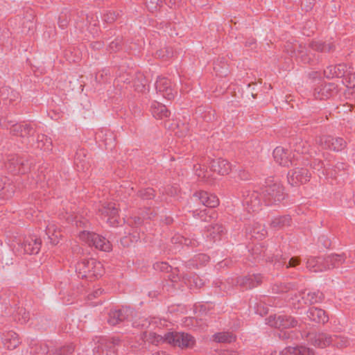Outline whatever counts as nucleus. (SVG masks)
Here are the masks:
<instances>
[{"mask_svg": "<svg viewBox=\"0 0 355 355\" xmlns=\"http://www.w3.org/2000/svg\"><path fill=\"white\" fill-rule=\"evenodd\" d=\"M166 343L182 349H192L196 345V339L185 332L172 331L166 334Z\"/></svg>", "mask_w": 355, "mask_h": 355, "instance_id": "obj_5", "label": "nucleus"}, {"mask_svg": "<svg viewBox=\"0 0 355 355\" xmlns=\"http://www.w3.org/2000/svg\"><path fill=\"white\" fill-rule=\"evenodd\" d=\"M130 314L131 309L128 307H123L119 310H112L108 314L107 322L110 325H116L126 320Z\"/></svg>", "mask_w": 355, "mask_h": 355, "instance_id": "obj_17", "label": "nucleus"}, {"mask_svg": "<svg viewBox=\"0 0 355 355\" xmlns=\"http://www.w3.org/2000/svg\"><path fill=\"white\" fill-rule=\"evenodd\" d=\"M323 261L324 262V267L326 270L334 268L332 254L323 257Z\"/></svg>", "mask_w": 355, "mask_h": 355, "instance_id": "obj_47", "label": "nucleus"}, {"mask_svg": "<svg viewBox=\"0 0 355 355\" xmlns=\"http://www.w3.org/2000/svg\"><path fill=\"white\" fill-rule=\"evenodd\" d=\"M306 315L311 321L315 323L325 324L329 320V316L326 313L325 311L320 308H310L308 310Z\"/></svg>", "mask_w": 355, "mask_h": 355, "instance_id": "obj_19", "label": "nucleus"}, {"mask_svg": "<svg viewBox=\"0 0 355 355\" xmlns=\"http://www.w3.org/2000/svg\"><path fill=\"white\" fill-rule=\"evenodd\" d=\"M182 278L185 281V282H188L190 284V285L191 286V280L190 277H189L187 276V275H184L182 276Z\"/></svg>", "mask_w": 355, "mask_h": 355, "instance_id": "obj_59", "label": "nucleus"}, {"mask_svg": "<svg viewBox=\"0 0 355 355\" xmlns=\"http://www.w3.org/2000/svg\"><path fill=\"white\" fill-rule=\"evenodd\" d=\"M334 338L333 343L331 345H333L338 348H342L346 347L349 345V340L346 337L341 336H332Z\"/></svg>", "mask_w": 355, "mask_h": 355, "instance_id": "obj_37", "label": "nucleus"}, {"mask_svg": "<svg viewBox=\"0 0 355 355\" xmlns=\"http://www.w3.org/2000/svg\"><path fill=\"white\" fill-rule=\"evenodd\" d=\"M23 248L26 254H37L40 249V243L37 240L31 239L24 243Z\"/></svg>", "mask_w": 355, "mask_h": 355, "instance_id": "obj_29", "label": "nucleus"}, {"mask_svg": "<svg viewBox=\"0 0 355 355\" xmlns=\"http://www.w3.org/2000/svg\"><path fill=\"white\" fill-rule=\"evenodd\" d=\"M200 203L206 207L214 208L219 205V200L216 196L209 193L206 191H200L196 192L191 198L189 202V208L192 209L193 215L200 208H197L194 204Z\"/></svg>", "mask_w": 355, "mask_h": 355, "instance_id": "obj_6", "label": "nucleus"}, {"mask_svg": "<svg viewBox=\"0 0 355 355\" xmlns=\"http://www.w3.org/2000/svg\"><path fill=\"white\" fill-rule=\"evenodd\" d=\"M10 336V343L6 344L7 345V347L8 349H15L19 345V340L17 336L15 334H11Z\"/></svg>", "mask_w": 355, "mask_h": 355, "instance_id": "obj_46", "label": "nucleus"}, {"mask_svg": "<svg viewBox=\"0 0 355 355\" xmlns=\"http://www.w3.org/2000/svg\"><path fill=\"white\" fill-rule=\"evenodd\" d=\"M165 337H166V334L164 336L153 334L151 336L152 343H155V344H158L159 343H166V340L165 339Z\"/></svg>", "mask_w": 355, "mask_h": 355, "instance_id": "obj_48", "label": "nucleus"}, {"mask_svg": "<svg viewBox=\"0 0 355 355\" xmlns=\"http://www.w3.org/2000/svg\"><path fill=\"white\" fill-rule=\"evenodd\" d=\"M279 337L282 339H288L290 338V334L286 332H281L279 334Z\"/></svg>", "mask_w": 355, "mask_h": 355, "instance_id": "obj_55", "label": "nucleus"}, {"mask_svg": "<svg viewBox=\"0 0 355 355\" xmlns=\"http://www.w3.org/2000/svg\"><path fill=\"white\" fill-rule=\"evenodd\" d=\"M300 296L303 304L306 305L320 302L324 298L323 294L320 291L306 292L304 291L300 293Z\"/></svg>", "mask_w": 355, "mask_h": 355, "instance_id": "obj_21", "label": "nucleus"}, {"mask_svg": "<svg viewBox=\"0 0 355 355\" xmlns=\"http://www.w3.org/2000/svg\"><path fill=\"white\" fill-rule=\"evenodd\" d=\"M155 85L157 92L162 94L164 98L168 100L174 98L175 93L170 80L165 77H158Z\"/></svg>", "mask_w": 355, "mask_h": 355, "instance_id": "obj_13", "label": "nucleus"}, {"mask_svg": "<svg viewBox=\"0 0 355 355\" xmlns=\"http://www.w3.org/2000/svg\"><path fill=\"white\" fill-rule=\"evenodd\" d=\"M280 355H315L313 349L304 346L288 347L284 349Z\"/></svg>", "mask_w": 355, "mask_h": 355, "instance_id": "obj_22", "label": "nucleus"}, {"mask_svg": "<svg viewBox=\"0 0 355 355\" xmlns=\"http://www.w3.org/2000/svg\"><path fill=\"white\" fill-rule=\"evenodd\" d=\"M236 284L244 289H252L260 285L262 282V277L260 274L249 275L245 277H236Z\"/></svg>", "mask_w": 355, "mask_h": 355, "instance_id": "obj_15", "label": "nucleus"}, {"mask_svg": "<svg viewBox=\"0 0 355 355\" xmlns=\"http://www.w3.org/2000/svg\"><path fill=\"white\" fill-rule=\"evenodd\" d=\"M333 258V268L338 267L343 263L346 259V257L344 254H332Z\"/></svg>", "mask_w": 355, "mask_h": 355, "instance_id": "obj_40", "label": "nucleus"}, {"mask_svg": "<svg viewBox=\"0 0 355 355\" xmlns=\"http://www.w3.org/2000/svg\"><path fill=\"white\" fill-rule=\"evenodd\" d=\"M207 231L209 232V236L215 242L220 239V236L224 233L225 228L222 225L216 223L209 227Z\"/></svg>", "mask_w": 355, "mask_h": 355, "instance_id": "obj_31", "label": "nucleus"}, {"mask_svg": "<svg viewBox=\"0 0 355 355\" xmlns=\"http://www.w3.org/2000/svg\"><path fill=\"white\" fill-rule=\"evenodd\" d=\"M242 203L248 212H254L261 209L263 199L257 191L245 189L242 191Z\"/></svg>", "mask_w": 355, "mask_h": 355, "instance_id": "obj_8", "label": "nucleus"}, {"mask_svg": "<svg viewBox=\"0 0 355 355\" xmlns=\"http://www.w3.org/2000/svg\"><path fill=\"white\" fill-rule=\"evenodd\" d=\"M210 167L213 171L221 175H227L231 171L230 163L223 158L212 160L210 164Z\"/></svg>", "mask_w": 355, "mask_h": 355, "instance_id": "obj_20", "label": "nucleus"}, {"mask_svg": "<svg viewBox=\"0 0 355 355\" xmlns=\"http://www.w3.org/2000/svg\"><path fill=\"white\" fill-rule=\"evenodd\" d=\"M317 142L322 148L336 152L341 151L347 146V142L343 138L334 137L330 135L320 137Z\"/></svg>", "mask_w": 355, "mask_h": 355, "instance_id": "obj_11", "label": "nucleus"}, {"mask_svg": "<svg viewBox=\"0 0 355 355\" xmlns=\"http://www.w3.org/2000/svg\"><path fill=\"white\" fill-rule=\"evenodd\" d=\"M121 243L123 245H128V243H126L125 242V239H123L121 240Z\"/></svg>", "mask_w": 355, "mask_h": 355, "instance_id": "obj_63", "label": "nucleus"}, {"mask_svg": "<svg viewBox=\"0 0 355 355\" xmlns=\"http://www.w3.org/2000/svg\"><path fill=\"white\" fill-rule=\"evenodd\" d=\"M46 235L49 243L53 245L59 243L61 234L58 230L56 225L53 223H49L46 226Z\"/></svg>", "mask_w": 355, "mask_h": 355, "instance_id": "obj_28", "label": "nucleus"}, {"mask_svg": "<svg viewBox=\"0 0 355 355\" xmlns=\"http://www.w3.org/2000/svg\"><path fill=\"white\" fill-rule=\"evenodd\" d=\"M266 320L268 325L279 329L293 328L297 324V321L293 316L287 315H270Z\"/></svg>", "mask_w": 355, "mask_h": 355, "instance_id": "obj_10", "label": "nucleus"}, {"mask_svg": "<svg viewBox=\"0 0 355 355\" xmlns=\"http://www.w3.org/2000/svg\"><path fill=\"white\" fill-rule=\"evenodd\" d=\"M309 146L306 141L301 139H296L295 142L293 144V150L297 153L295 157L297 156L300 158V155L306 154L309 151Z\"/></svg>", "mask_w": 355, "mask_h": 355, "instance_id": "obj_32", "label": "nucleus"}, {"mask_svg": "<svg viewBox=\"0 0 355 355\" xmlns=\"http://www.w3.org/2000/svg\"><path fill=\"white\" fill-rule=\"evenodd\" d=\"M253 254L256 255L255 259H261L265 257V250H261V247L255 246L252 249Z\"/></svg>", "mask_w": 355, "mask_h": 355, "instance_id": "obj_49", "label": "nucleus"}, {"mask_svg": "<svg viewBox=\"0 0 355 355\" xmlns=\"http://www.w3.org/2000/svg\"><path fill=\"white\" fill-rule=\"evenodd\" d=\"M336 85L333 83H322L315 88L313 95L316 99H327L336 94Z\"/></svg>", "mask_w": 355, "mask_h": 355, "instance_id": "obj_14", "label": "nucleus"}, {"mask_svg": "<svg viewBox=\"0 0 355 355\" xmlns=\"http://www.w3.org/2000/svg\"><path fill=\"white\" fill-rule=\"evenodd\" d=\"M76 272L82 277L98 278L101 277L105 269L103 264L95 259H83L76 266Z\"/></svg>", "mask_w": 355, "mask_h": 355, "instance_id": "obj_2", "label": "nucleus"}, {"mask_svg": "<svg viewBox=\"0 0 355 355\" xmlns=\"http://www.w3.org/2000/svg\"><path fill=\"white\" fill-rule=\"evenodd\" d=\"M348 167L347 163L338 162L335 165L329 164L321 171L322 175H327L335 177L339 172L345 171Z\"/></svg>", "mask_w": 355, "mask_h": 355, "instance_id": "obj_27", "label": "nucleus"}, {"mask_svg": "<svg viewBox=\"0 0 355 355\" xmlns=\"http://www.w3.org/2000/svg\"><path fill=\"white\" fill-rule=\"evenodd\" d=\"M300 263V259L297 257H294L290 259L288 265H286V268L289 267H295Z\"/></svg>", "mask_w": 355, "mask_h": 355, "instance_id": "obj_51", "label": "nucleus"}, {"mask_svg": "<svg viewBox=\"0 0 355 355\" xmlns=\"http://www.w3.org/2000/svg\"><path fill=\"white\" fill-rule=\"evenodd\" d=\"M168 194H170L171 196L175 195L177 193V189H174V192L172 191V189H170V191H167Z\"/></svg>", "mask_w": 355, "mask_h": 355, "instance_id": "obj_61", "label": "nucleus"}, {"mask_svg": "<svg viewBox=\"0 0 355 355\" xmlns=\"http://www.w3.org/2000/svg\"><path fill=\"white\" fill-rule=\"evenodd\" d=\"M292 153L282 146H277L273 150V157L277 163L283 166H288L289 164H293L295 161L299 160V157L295 155L291 156Z\"/></svg>", "mask_w": 355, "mask_h": 355, "instance_id": "obj_12", "label": "nucleus"}, {"mask_svg": "<svg viewBox=\"0 0 355 355\" xmlns=\"http://www.w3.org/2000/svg\"><path fill=\"white\" fill-rule=\"evenodd\" d=\"M311 174L306 167L297 166L288 173V182L293 187H297L310 180Z\"/></svg>", "mask_w": 355, "mask_h": 355, "instance_id": "obj_9", "label": "nucleus"}, {"mask_svg": "<svg viewBox=\"0 0 355 355\" xmlns=\"http://www.w3.org/2000/svg\"><path fill=\"white\" fill-rule=\"evenodd\" d=\"M198 259L199 261H200L202 263L207 262L209 259V257L205 254H200L198 255Z\"/></svg>", "mask_w": 355, "mask_h": 355, "instance_id": "obj_54", "label": "nucleus"}, {"mask_svg": "<svg viewBox=\"0 0 355 355\" xmlns=\"http://www.w3.org/2000/svg\"><path fill=\"white\" fill-rule=\"evenodd\" d=\"M300 44L286 42L285 45V51L289 53L291 56L296 55L297 49H299Z\"/></svg>", "mask_w": 355, "mask_h": 355, "instance_id": "obj_38", "label": "nucleus"}, {"mask_svg": "<svg viewBox=\"0 0 355 355\" xmlns=\"http://www.w3.org/2000/svg\"><path fill=\"white\" fill-rule=\"evenodd\" d=\"M192 282L193 283L194 286L197 288H200L205 284L204 281L197 275H194L193 276Z\"/></svg>", "mask_w": 355, "mask_h": 355, "instance_id": "obj_50", "label": "nucleus"}, {"mask_svg": "<svg viewBox=\"0 0 355 355\" xmlns=\"http://www.w3.org/2000/svg\"><path fill=\"white\" fill-rule=\"evenodd\" d=\"M261 196L266 205H277L284 200V187L277 181L268 180L261 189Z\"/></svg>", "mask_w": 355, "mask_h": 355, "instance_id": "obj_1", "label": "nucleus"}, {"mask_svg": "<svg viewBox=\"0 0 355 355\" xmlns=\"http://www.w3.org/2000/svg\"><path fill=\"white\" fill-rule=\"evenodd\" d=\"M250 234L252 237L261 240L265 237L267 232L261 224L255 223L252 227V230H250Z\"/></svg>", "mask_w": 355, "mask_h": 355, "instance_id": "obj_34", "label": "nucleus"}, {"mask_svg": "<svg viewBox=\"0 0 355 355\" xmlns=\"http://www.w3.org/2000/svg\"><path fill=\"white\" fill-rule=\"evenodd\" d=\"M98 355H114V350L112 345L102 342L97 347Z\"/></svg>", "mask_w": 355, "mask_h": 355, "instance_id": "obj_35", "label": "nucleus"}, {"mask_svg": "<svg viewBox=\"0 0 355 355\" xmlns=\"http://www.w3.org/2000/svg\"><path fill=\"white\" fill-rule=\"evenodd\" d=\"M152 355H170V354H167L165 352H155L154 354H153Z\"/></svg>", "mask_w": 355, "mask_h": 355, "instance_id": "obj_60", "label": "nucleus"}, {"mask_svg": "<svg viewBox=\"0 0 355 355\" xmlns=\"http://www.w3.org/2000/svg\"><path fill=\"white\" fill-rule=\"evenodd\" d=\"M291 304L293 307L297 309H301L304 306V305H305L303 304L300 294L299 295H295L293 297L291 298Z\"/></svg>", "mask_w": 355, "mask_h": 355, "instance_id": "obj_43", "label": "nucleus"}, {"mask_svg": "<svg viewBox=\"0 0 355 355\" xmlns=\"http://www.w3.org/2000/svg\"><path fill=\"white\" fill-rule=\"evenodd\" d=\"M99 220L108 227H116L119 224L118 209L113 202H105L98 208Z\"/></svg>", "mask_w": 355, "mask_h": 355, "instance_id": "obj_7", "label": "nucleus"}, {"mask_svg": "<svg viewBox=\"0 0 355 355\" xmlns=\"http://www.w3.org/2000/svg\"><path fill=\"white\" fill-rule=\"evenodd\" d=\"M307 337L311 345L321 348L330 345L334 339L332 336L325 333H311L309 334Z\"/></svg>", "mask_w": 355, "mask_h": 355, "instance_id": "obj_16", "label": "nucleus"}, {"mask_svg": "<svg viewBox=\"0 0 355 355\" xmlns=\"http://www.w3.org/2000/svg\"><path fill=\"white\" fill-rule=\"evenodd\" d=\"M214 340L218 343H231L235 341L236 336L230 332H220L214 334Z\"/></svg>", "mask_w": 355, "mask_h": 355, "instance_id": "obj_33", "label": "nucleus"}, {"mask_svg": "<svg viewBox=\"0 0 355 355\" xmlns=\"http://www.w3.org/2000/svg\"><path fill=\"white\" fill-rule=\"evenodd\" d=\"M308 164H309V163L307 162H302V165L304 166H306Z\"/></svg>", "mask_w": 355, "mask_h": 355, "instance_id": "obj_64", "label": "nucleus"}, {"mask_svg": "<svg viewBox=\"0 0 355 355\" xmlns=\"http://www.w3.org/2000/svg\"><path fill=\"white\" fill-rule=\"evenodd\" d=\"M294 285L291 283H280L275 284L272 288L274 293H286L293 288Z\"/></svg>", "mask_w": 355, "mask_h": 355, "instance_id": "obj_36", "label": "nucleus"}, {"mask_svg": "<svg viewBox=\"0 0 355 355\" xmlns=\"http://www.w3.org/2000/svg\"><path fill=\"white\" fill-rule=\"evenodd\" d=\"M291 225V218L289 215L274 217L270 223V227L275 230H282Z\"/></svg>", "mask_w": 355, "mask_h": 355, "instance_id": "obj_24", "label": "nucleus"}, {"mask_svg": "<svg viewBox=\"0 0 355 355\" xmlns=\"http://www.w3.org/2000/svg\"><path fill=\"white\" fill-rule=\"evenodd\" d=\"M138 196L143 199H151L155 196L154 190L152 188H146L140 190Z\"/></svg>", "mask_w": 355, "mask_h": 355, "instance_id": "obj_39", "label": "nucleus"}, {"mask_svg": "<svg viewBox=\"0 0 355 355\" xmlns=\"http://www.w3.org/2000/svg\"><path fill=\"white\" fill-rule=\"evenodd\" d=\"M188 125L185 123H182V125H178V130L175 131V135L179 137H184L189 132Z\"/></svg>", "mask_w": 355, "mask_h": 355, "instance_id": "obj_42", "label": "nucleus"}, {"mask_svg": "<svg viewBox=\"0 0 355 355\" xmlns=\"http://www.w3.org/2000/svg\"><path fill=\"white\" fill-rule=\"evenodd\" d=\"M162 1L160 0H145V3L149 10L153 11L160 6Z\"/></svg>", "mask_w": 355, "mask_h": 355, "instance_id": "obj_41", "label": "nucleus"}, {"mask_svg": "<svg viewBox=\"0 0 355 355\" xmlns=\"http://www.w3.org/2000/svg\"><path fill=\"white\" fill-rule=\"evenodd\" d=\"M334 49L333 44H324L322 42H312L308 47L299 45L295 56L304 63L313 61V51L330 52Z\"/></svg>", "mask_w": 355, "mask_h": 355, "instance_id": "obj_3", "label": "nucleus"}, {"mask_svg": "<svg viewBox=\"0 0 355 355\" xmlns=\"http://www.w3.org/2000/svg\"><path fill=\"white\" fill-rule=\"evenodd\" d=\"M214 70L220 76H226L228 73L227 64L224 58H218L214 64Z\"/></svg>", "mask_w": 355, "mask_h": 355, "instance_id": "obj_30", "label": "nucleus"}, {"mask_svg": "<svg viewBox=\"0 0 355 355\" xmlns=\"http://www.w3.org/2000/svg\"><path fill=\"white\" fill-rule=\"evenodd\" d=\"M151 112L153 116L157 119H163L170 116V112L167 110L166 105L157 101L153 103Z\"/></svg>", "mask_w": 355, "mask_h": 355, "instance_id": "obj_26", "label": "nucleus"}, {"mask_svg": "<svg viewBox=\"0 0 355 355\" xmlns=\"http://www.w3.org/2000/svg\"><path fill=\"white\" fill-rule=\"evenodd\" d=\"M306 267L314 272L326 270L323 257H311L307 259Z\"/></svg>", "mask_w": 355, "mask_h": 355, "instance_id": "obj_23", "label": "nucleus"}, {"mask_svg": "<svg viewBox=\"0 0 355 355\" xmlns=\"http://www.w3.org/2000/svg\"><path fill=\"white\" fill-rule=\"evenodd\" d=\"M154 268L162 272H168L171 270V267L166 262H160L155 263Z\"/></svg>", "mask_w": 355, "mask_h": 355, "instance_id": "obj_44", "label": "nucleus"}, {"mask_svg": "<svg viewBox=\"0 0 355 355\" xmlns=\"http://www.w3.org/2000/svg\"><path fill=\"white\" fill-rule=\"evenodd\" d=\"M179 242H180L181 243H183L184 245H186L187 246L191 245H195L196 243H195V241H191V240L188 239H185V238H181V240L179 241Z\"/></svg>", "mask_w": 355, "mask_h": 355, "instance_id": "obj_52", "label": "nucleus"}, {"mask_svg": "<svg viewBox=\"0 0 355 355\" xmlns=\"http://www.w3.org/2000/svg\"><path fill=\"white\" fill-rule=\"evenodd\" d=\"M148 91L149 86L148 80L143 73L137 72L136 76L135 77V92L145 94Z\"/></svg>", "mask_w": 355, "mask_h": 355, "instance_id": "obj_25", "label": "nucleus"}, {"mask_svg": "<svg viewBox=\"0 0 355 355\" xmlns=\"http://www.w3.org/2000/svg\"><path fill=\"white\" fill-rule=\"evenodd\" d=\"M349 79H350L351 80H352V81H354V82H355V72H354V73H353V72L350 70V73H349ZM354 86H355V84H354Z\"/></svg>", "mask_w": 355, "mask_h": 355, "instance_id": "obj_58", "label": "nucleus"}, {"mask_svg": "<svg viewBox=\"0 0 355 355\" xmlns=\"http://www.w3.org/2000/svg\"><path fill=\"white\" fill-rule=\"evenodd\" d=\"M350 70L351 68L348 67L345 64H339L335 66H329L324 70V74L328 78H333L334 76L341 78L345 76H349Z\"/></svg>", "mask_w": 355, "mask_h": 355, "instance_id": "obj_18", "label": "nucleus"}, {"mask_svg": "<svg viewBox=\"0 0 355 355\" xmlns=\"http://www.w3.org/2000/svg\"><path fill=\"white\" fill-rule=\"evenodd\" d=\"M170 278H171V281L174 282H177L178 279H179V277H175V276H173L172 277H170Z\"/></svg>", "mask_w": 355, "mask_h": 355, "instance_id": "obj_62", "label": "nucleus"}, {"mask_svg": "<svg viewBox=\"0 0 355 355\" xmlns=\"http://www.w3.org/2000/svg\"><path fill=\"white\" fill-rule=\"evenodd\" d=\"M165 1H166V3H167L168 5V6H170V7L175 6L176 4L175 0H165Z\"/></svg>", "mask_w": 355, "mask_h": 355, "instance_id": "obj_56", "label": "nucleus"}, {"mask_svg": "<svg viewBox=\"0 0 355 355\" xmlns=\"http://www.w3.org/2000/svg\"><path fill=\"white\" fill-rule=\"evenodd\" d=\"M223 355H238V353L235 351H227Z\"/></svg>", "mask_w": 355, "mask_h": 355, "instance_id": "obj_57", "label": "nucleus"}, {"mask_svg": "<svg viewBox=\"0 0 355 355\" xmlns=\"http://www.w3.org/2000/svg\"><path fill=\"white\" fill-rule=\"evenodd\" d=\"M78 238L89 246H94L101 251L110 252L112 250V245L110 241L96 232L83 230L79 232Z\"/></svg>", "mask_w": 355, "mask_h": 355, "instance_id": "obj_4", "label": "nucleus"}, {"mask_svg": "<svg viewBox=\"0 0 355 355\" xmlns=\"http://www.w3.org/2000/svg\"><path fill=\"white\" fill-rule=\"evenodd\" d=\"M310 166L313 170H316L318 171H323L324 170V168L326 166H324L323 163L321 160L319 159H314L310 164Z\"/></svg>", "mask_w": 355, "mask_h": 355, "instance_id": "obj_45", "label": "nucleus"}, {"mask_svg": "<svg viewBox=\"0 0 355 355\" xmlns=\"http://www.w3.org/2000/svg\"><path fill=\"white\" fill-rule=\"evenodd\" d=\"M255 44H256V40L254 38H250L245 42V46H249L252 49H253L254 47Z\"/></svg>", "mask_w": 355, "mask_h": 355, "instance_id": "obj_53", "label": "nucleus"}]
</instances>
